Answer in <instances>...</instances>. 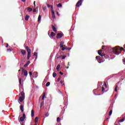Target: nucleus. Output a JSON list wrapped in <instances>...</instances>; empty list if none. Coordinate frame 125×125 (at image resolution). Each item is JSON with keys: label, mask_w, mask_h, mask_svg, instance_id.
Returning a JSON list of instances; mask_svg holds the SVG:
<instances>
[{"label": "nucleus", "mask_w": 125, "mask_h": 125, "mask_svg": "<svg viewBox=\"0 0 125 125\" xmlns=\"http://www.w3.org/2000/svg\"><path fill=\"white\" fill-rule=\"evenodd\" d=\"M34 6H36V1L34 2Z\"/></svg>", "instance_id": "nucleus-54"}, {"label": "nucleus", "mask_w": 125, "mask_h": 125, "mask_svg": "<svg viewBox=\"0 0 125 125\" xmlns=\"http://www.w3.org/2000/svg\"><path fill=\"white\" fill-rule=\"evenodd\" d=\"M25 118H26V114H23L22 115V116L20 118L19 122H24V120H25Z\"/></svg>", "instance_id": "nucleus-7"}, {"label": "nucleus", "mask_w": 125, "mask_h": 125, "mask_svg": "<svg viewBox=\"0 0 125 125\" xmlns=\"http://www.w3.org/2000/svg\"><path fill=\"white\" fill-rule=\"evenodd\" d=\"M19 95H21V96L19 97V101L20 102H23V101L25 99V93L22 91L19 94Z\"/></svg>", "instance_id": "nucleus-5"}, {"label": "nucleus", "mask_w": 125, "mask_h": 125, "mask_svg": "<svg viewBox=\"0 0 125 125\" xmlns=\"http://www.w3.org/2000/svg\"><path fill=\"white\" fill-rule=\"evenodd\" d=\"M21 1H22L23 2H25V1H26V0H21Z\"/></svg>", "instance_id": "nucleus-53"}, {"label": "nucleus", "mask_w": 125, "mask_h": 125, "mask_svg": "<svg viewBox=\"0 0 125 125\" xmlns=\"http://www.w3.org/2000/svg\"><path fill=\"white\" fill-rule=\"evenodd\" d=\"M118 85H116V86H115V91L117 92V88H118Z\"/></svg>", "instance_id": "nucleus-30"}, {"label": "nucleus", "mask_w": 125, "mask_h": 125, "mask_svg": "<svg viewBox=\"0 0 125 125\" xmlns=\"http://www.w3.org/2000/svg\"><path fill=\"white\" fill-rule=\"evenodd\" d=\"M38 121H39V118L38 117H36L35 119L34 123H37L38 122Z\"/></svg>", "instance_id": "nucleus-19"}, {"label": "nucleus", "mask_w": 125, "mask_h": 125, "mask_svg": "<svg viewBox=\"0 0 125 125\" xmlns=\"http://www.w3.org/2000/svg\"><path fill=\"white\" fill-rule=\"evenodd\" d=\"M41 19H42V16L40 15L38 17V22H40V21H41Z\"/></svg>", "instance_id": "nucleus-20"}, {"label": "nucleus", "mask_w": 125, "mask_h": 125, "mask_svg": "<svg viewBox=\"0 0 125 125\" xmlns=\"http://www.w3.org/2000/svg\"><path fill=\"white\" fill-rule=\"evenodd\" d=\"M124 121H125V119H122L119 120V123H123V122H124Z\"/></svg>", "instance_id": "nucleus-24"}, {"label": "nucleus", "mask_w": 125, "mask_h": 125, "mask_svg": "<svg viewBox=\"0 0 125 125\" xmlns=\"http://www.w3.org/2000/svg\"><path fill=\"white\" fill-rule=\"evenodd\" d=\"M21 125H25V124H21Z\"/></svg>", "instance_id": "nucleus-59"}, {"label": "nucleus", "mask_w": 125, "mask_h": 125, "mask_svg": "<svg viewBox=\"0 0 125 125\" xmlns=\"http://www.w3.org/2000/svg\"><path fill=\"white\" fill-rule=\"evenodd\" d=\"M60 66H61L60 64H58L57 65V68H56L57 71H59V69H60Z\"/></svg>", "instance_id": "nucleus-22"}, {"label": "nucleus", "mask_w": 125, "mask_h": 125, "mask_svg": "<svg viewBox=\"0 0 125 125\" xmlns=\"http://www.w3.org/2000/svg\"><path fill=\"white\" fill-rule=\"evenodd\" d=\"M49 85H50V82H47L46 83V87H47L48 86H49Z\"/></svg>", "instance_id": "nucleus-21"}, {"label": "nucleus", "mask_w": 125, "mask_h": 125, "mask_svg": "<svg viewBox=\"0 0 125 125\" xmlns=\"http://www.w3.org/2000/svg\"><path fill=\"white\" fill-rule=\"evenodd\" d=\"M23 56H25L26 54H27V52H26V50L21 49L20 50Z\"/></svg>", "instance_id": "nucleus-10"}, {"label": "nucleus", "mask_w": 125, "mask_h": 125, "mask_svg": "<svg viewBox=\"0 0 125 125\" xmlns=\"http://www.w3.org/2000/svg\"><path fill=\"white\" fill-rule=\"evenodd\" d=\"M51 11L52 12V17L53 19H56L55 17V14L54 13V11H53V6H51Z\"/></svg>", "instance_id": "nucleus-6"}, {"label": "nucleus", "mask_w": 125, "mask_h": 125, "mask_svg": "<svg viewBox=\"0 0 125 125\" xmlns=\"http://www.w3.org/2000/svg\"><path fill=\"white\" fill-rule=\"evenodd\" d=\"M27 11L28 12H31L32 11H33V9H32L31 8H30V7H27Z\"/></svg>", "instance_id": "nucleus-17"}, {"label": "nucleus", "mask_w": 125, "mask_h": 125, "mask_svg": "<svg viewBox=\"0 0 125 125\" xmlns=\"http://www.w3.org/2000/svg\"><path fill=\"white\" fill-rule=\"evenodd\" d=\"M57 123H59V122H60V117L57 118Z\"/></svg>", "instance_id": "nucleus-27"}, {"label": "nucleus", "mask_w": 125, "mask_h": 125, "mask_svg": "<svg viewBox=\"0 0 125 125\" xmlns=\"http://www.w3.org/2000/svg\"><path fill=\"white\" fill-rule=\"evenodd\" d=\"M60 74L61 75H63L64 74V73H62V72H61V71L60 72Z\"/></svg>", "instance_id": "nucleus-45"}, {"label": "nucleus", "mask_w": 125, "mask_h": 125, "mask_svg": "<svg viewBox=\"0 0 125 125\" xmlns=\"http://www.w3.org/2000/svg\"><path fill=\"white\" fill-rule=\"evenodd\" d=\"M21 71V70L20 69V70H18V72H20Z\"/></svg>", "instance_id": "nucleus-57"}, {"label": "nucleus", "mask_w": 125, "mask_h": 125, "mask_svg": "<svg viewBox=\"0 0 125 125\" xmlns=\"http://www.w3.org/2000/svg\"><path fill=\"white\" fill-rule=\"evenodd\" d=\"M67 57V56H63L62 58V59L63 60L65 59Z\"/></svg>", "instance_id": "nucleus-29"}, {"label": "nucleus", "mask_w": 125, "mask_h": 125, "mask_svg": "<svg viewBox=\"0 0 125 125\" xmlns=\"http://www.w3.org/2000/svg\"><path fill=\"white\" fill-rule=\"evenodd\" d=\"M104 86H105V87H107V84H106V83H104Z\"/></svg>", "instance_id": "nucleus-52"}, {"label": "nucleus", "mask_w": 125, "mask_h": 125, "mask_svg": "<svg viewBox=\"0 0 125 125\" xmlns=\"http://www.w3.org/2000/svg\"><path fill=\"white\" fill-rule=\"evenodd\" d=\"M62 86L64 85V84H62Z\"/></svg>", "instance_id": "nucleus-61"}, {"label": "nucleus", "mask_w": 125, "mask_h": 125, "mask_svg": "<svg viewBox=\"0 0 125 125\" xmlns=\"http://www.w3.org/2000/svg\"><path fill=\"white\" fill-rule=\"evenodd\" d=\"M61 79V78L60 77L58 78V82H59L60 81Z\"/></svg>", "instance_id": "nucleus-42"}, {"label": "nucleus", "mask_w": 125, "mask_h": 125, "mask_svg": "<svg viewBox=\"0 0 125 125\" xmlns=\"http://www.w3.org/2000/svg\"><path fill=\"white\" fill-rule=\"evenodd\" d=\"M46 7H43V10H46Z\"/></svg>", "instance_id": "nucleus-49"}, {"label": "nucleus", "mask_w": 125, "mask_h": 125, "mask_svg": "<svg viewBox=\"0 0 125 125\" xmlns=\"http://www.w3.org/2000/svg\"><path fill=\"white\" fill-rule=\"evenodd\" d=\"M99 57V56H96V59H98Z\"/></svg>", "instance_id": "nucleus-48"}, {"label": "nucleus", "mask_w": 125, "mask_h": 125, "mask_svg": "<svg viewBox=\"0 0 125 125\" xmlns=\"http://www.w3.org/2000/svg\"><path fill=\"white\" fill-rule=\"evenodd\" d=\"M48 116H49V114H48V113H46L45 114V117H48Z\"/></svg>", "instance_id": "nucleus-38"}, {"label": "nucleus", "mask_w": 125, "mask_h": 125, "mask_svg": "<svg viewBox=\"0 0 125 125\" xmlns=\"http://www.w3.org/2000/svg\"><path fill=\"white\" fill-rule=\"evenodd\" d=\"M22 69V72L23 73L24 77H27V76H28V71L23 68Z\"/></svg>", "instance_id": "nucleus-8"}, {"label": "nucleus", "mask_w": 125, "mask_h": 125, "mask_svg": "<svg viewBox=\"0 0 125 125\" xmlns=\"http://www.w3.org/2000/svg\"><path fill=\"white\" fill-rule=\"evenodd\" d=\"M34 56H36V57H38V53L35 52L34 54Z\"/></svg>", "instance_id": "nucleus-28"}, {"label": "nucleus", "mask_w": 125, "mask_h": 125, "mask_svg": "<svg viewBox=\"0 0 125 125\" xmlns=\"http://www.w3.org/2000/svg\"><path fill=\"white\" fill-rule=\"evenodd\" d=\"M61 44H62V45L64 44V42H63V41H62V42H60V43Z\"/></svg>", "instance_id": "nucleus-34"}, {"label": "nucleus", "mask_w": 125, "mask_h": 125, "mask_svg": "<svg viewBox=\"0 0 125 125\" xmlns=\"http://www.w3.org/2000/svg\"><path fill=\"white\" fill-rule=\"evenodd\" d=\"M29 18H30V16L26 15L25 17V20H26V21H28V20H29Z\"/></svg>", "instance_id": "nucleus-15"}, {"label": "nucleus", "mask_w": 125, "mask_h": 125, "mask_svg": "<svg viewBox=\"0 0 125 125\" xmlns=\"http://www.w3.org/2000/svg\"><path fill=\"white\" fill-rule=\"evenodd\" d=\"M62 37H63V34L61 33H58L57 35V39H61Z\"/></svg>", "instance_id": "nucleus-11"}, {"label": "nucleus", "mask_w": 125, "mask_h": 125, "mask_svg": "<svg viewBox=\"0 0 125 125\" xmlns=\"http://www.w3.org/2000/svg\"><path fill=\"white\" fill-rule=\"evenodd\" d=\"M122 81H124V79H122Z\"/></svg>", "instance_id": "nucleus-64"}, {"label": "nucleus", "mask_w": 125, "mask_h": 125, "mask_svg": "<svg viewBox=\"0 0 125 125\" xmlns=\"http://www.w3.org/2000/svg\"><path fill=\"white\" fill-rule=\"evenodd\" d=\"M102 59H101V57H100V56H99V58H98V60H102Z\"/></svg>", "instance_id": "nucleus-39"}, {"label": "nucleus", "mask_w": 125, "mask_h": 125, "mask_svg": "<svg viewBox=\"0 0 125 125\" xmlns=\"http://www.w3.org/2000/svg\"><path fill=\"white\" fill-rule=\"evenodd\" d=\"M29 74L30 76L32 75V72H29Z\"/></svg>", "instance_id": "nucleus-44"}, {"label": "nucleus", "mask_w": 125, "mask_h": 125, "mask_svg": "<svg viewBox=\"0 0 125 125\" xmlns=\"http://www.w3.org/2000/svg\"><path fill=\"white\" fill-rule=\"evenodd\" d=\"M7 51H11V49H7Z\"/></svg>", "instance_id": "nucleus-40"}, {"label": "nucleus", "mask_w": 125, "mask_h": 125, "mask_svg": "<svg viewBox=\"0 0 125 125\" xmlns=\"http://www.w3.org/2000/svg\"><path fill=\"white\" fill-rule=\"evenodd\" d=\"M29 65V63H26L24 65L23 67H27Z\"/></svg>", "instance_id": "nucleus-35"}, {"label": "nucleus", "mask_w": 125, "mask_h": 125, "mask_svg": "<svg viewBox=\"0 0 125 125\" xmlns=\"http://www.w3.org/2000/svg\"><path fill=\"white\" fill-rule=\"evenodd\" d=\"M58 7H62V4H61V3H59L58 4Z\"/></svg>", "instance_id": "nucleus-25"}, {"label": "nucleus", "mask_w": 125, "mask_h": 125, "mask_svg": "<svg viewBox=\"0 0 125 125\" xmlns=\"http://www.w3.org/2000/svg\"><path fill=\"white\" fill-rule=\"evenodd\" d=\"M112 113H113V110H111L109 112V116H111V115H112Z\"/></svg>", "instance_id": "nucleus-26"}, {"label": "nucleus", "mask_w": 125, "mask_h": 125, "mask_svg": "<svg viewBox=\"0 0 125 125\" xmlns=\"http://www.w3.org/2000/svg\"><path fill=\"white\" fill-rule=\"evenodd\" d=\"M124 50L125 49L123 47L121 48V47L117 46L113 48V51L114 54H120V53H121L120 51H123V50Z\"/></svg>", "instance_id": "nucleus-1"}, {"label": "nucleus", "mask_w": 125, "mask_h": 125, "mask_svg": "<svg viewBox=\"0 0 125 125\" xmlns=\"http://www.w3.org/2000/svg\"><path fill=\"white\" fill-rule=\"evenodd\" d=\"M20 110H21V113H23V112H24V106H23V105H21Z\"/></svg>", "instance_id": "nucleus-14"}, {"label": "nucleus", "mask_w": 125, "mask_h": 125, "mask_svg": "<svg viewBox=\"0 0 125 125\" xmlns=\"http://www.w3.org/2000/svg\"><path fill=\"white\" fill-rule=\"evenodd\" d=\"M62 51H64V50H65V49H66V48H64V47H62Z\"/></svg>", "instance_id": "nucleus-36"}, {"label": "nucleus", "mask_w": 125, "mask_h": 125, "mask_svg": "<svg viewBox=\"0 0 125 125\" xmlns=\"http://www.w3.org/2000/svg\"><path fill=\"white\" fill-rule=\"evenodd\" d=\"M19 86H20V87L22 86V79L20 77H19Z\"/></svg>", "instance_id": "nucleus-12"}, {"label": "nucleus", "mask_w": 125, "mask_h": 125, "mask_svg": "<svg viewBox=\"0 0 125 125\" xmlns=\"http://www.w3.org/2000/svg\"><path fill=\"white\" fill-rule=\"evenodd\" d=\"M25 49L27 52V60H30V57H31V53H32V50L29 48L28 46H25Z\"/></svg>", "instance_id": "nucleus-3"}, {"label": "nucleus", "mask_w": 125, "mask_h": 125, "mask_svg": "<svg viewBox=\"0 0 125 125\" xmlns=\"http://www.w3.org/2000/svg\"><path fill=\"white\" fill-rule=\"evenodd\" d=\"M66 69H69V67H66Z\"/></svg>", "instance_id": "nucleus-60"}, {"label": "nucleus", "mask_w": 125, "mask_h": 125, "mask_svg": "<svg viewBox=\"0 0 125 125\" xmlns=\"http://www.w3.org/2000/svg\"><path fill=\"white\" fill-rule=\"evenodd\" d=\"M30 63H31V62L28 61V62H27V63H27V64H28V65H29V64H30Z\"/></svg>", "instance_id": "nucleus-50"}, {"label": "nucleus", "mask_w": 125, "mask_h": 125, "mask_svg": "<svg viewBox=\"0 0 125 125\" xmlns=\"http://www.w3.org/2000/svg\"><path fill=\"white\" fill-rule=\"evenodd\" d=\"M66 50H71V47L66 48Z\"/></svg>", "instance_id": "nucleus-32"}, {"label": "nucleus", "mask_w": 125, "mask_h": 125, "mask_svg": "<svg viewBox=\"0 0 125 125\" xmlns=\"http://www.w3.org/2000/svg\"><path fill=\"white\" fill-rule=\"evenodd\" d=\"M105 90V88H104V86H102V91H103V92Z\"/></svg>", "instance_id": "nucleus-31"}, {"label": "nucleus", "mask_w": 125, "mask_h": 125, "mask_svg": "<svg viewBox=\"0 0 125 125\" xmlns=\"http://www.w3.org/2000/svg\"><path fill=\"white\" fill-rule=\"evenodd\" d=\"M35 116V113H34V110H31V117L33 118V117Z\"/></svg>", "instance_id": "nucleus-18"}, {"label": "nucleus", "mask_w": 125, "mask_h": 125, "mask_svg": "<svg viewBox=\"0 0 125 125\" xmlns=\"http://www.w3.org/2000/svg\"><path fill=\"white\" fill-rule=\"evenodd\" d=\"M56 76H57V74L55 72H54L53 73V78H55V77H56Z\"/></svg>", "instance_id": "nucleus-23"}, {"label": "nucleus", "mask_w": 125, "mask_h": 125, "mask_svg": "<svg viewBox=\"0 0 125 125\" xmlns=\"http://www.w3.org/2000/svg\"><path fill=\"white\" fill-rule=\"evenodd\" d=\"M52 29H53V31L55 32V33H57V30L56 29V28L53 25H52Z\"/></svg>", "instance_id": "nucleus-13"}, {"label": "nucleus", "mask_w": 125, "mask_h": 125, "mask_svg": "<svg viewBox=\"0 0 125 125\" xmlns=\"http://www.w3.org/2000/svg\"><path fill=\"white\" fill-rule=\"evenodd\" d=\"M60 47H63V46L62 44H61V43H60Z\"/></svg>", "instance_id": "nucleus-37"}, {"label": "nucleus", "mask_w": 125, "mask_h": 125, "mask_svg": "<svg viewBox=\"0 0 125 125\" xmlns=\"http://www.w3.org/2000/svg\"><path fill=\"white\" fill-rule=\"evenodd\" d=\"M63 47H65V46H66L65 45H63Z\"/></svg>", "instance_id": "nucleus-58"}, {"label": "nucleus", "mask_w": 125, "mask_h": 125, "mask_svg": "<svg viewBox=\"0 0 125 125\" xmlns=\"http://www.w3.org/2000/svg\"><path fill=\"white\" fill-rule=\"evenodd\" d=\"M123 61L124 63H125V58L123 59Z\"/></svg>", "instance_id": "nucleus-47"}, {"label": "nucleus", "mask_w": 125, "mask_h": 125, "mask_svg": "<svg viewBox=\"0 0 125 125\" xmlns=\"http://www.w3.org/2000/svg\"><path fill=\"white\" fill-rule=\"evenodd\" d=\"M83 0H79L76 3V6L77 7H80V5H82V1Z\"/></svg>", "instance_id": "nucleus-9"}, {"label": "nucleus", "mask_w": 125, "mask_h": 125, "mask_svg": "<svg viewBox=\"0 0 125 125\" xmlns=\"http://www.w3.org/2000/svg\"><path fill=\"white\" fill-rule=\"evenodd\" d=\"M34 125H37L36 124H34Z\"/></svg>", "instance_id": "nucleus-62"}, {"label": "nucleus", "mask_w": 125, "mask_h": 125, "mask_svg": "<svg viewBox=\"0 0 125 125\" xmlns=\"http://www.w3.org/2000/svg\"><path fill=\"white\" fill-rule=\"evenodd\" d=\"M6 47H8V43H6Z\"/></svg>", "instance_id": "nucleus-55"}, {"label": "nucleus", "mask_w": 125, "mask_h": 125, "mask_svg": "<svg viewBox=\"0 0 125 125\" xmlns=\"http://www.w3.org/2000/svg\"><path fill=\"white\" fill-rule=\"evenodd\" d=\"M55 36H56V34L54 32H51V37H52V38H53V37H55Z\"/></svg>", "instance_id": "nucleus-16"}, {"label": "nucleus", "mask_w": 125, "mask_h": 125, "mask_svg": "<svg viewBox=\"0 0 125 125\" xmlns=\"http://www.w3.org/2000/svg\"><path fill=\"white\" fill-rule=\"evenodd\" d=\"M104 47H105L104 45H103L102 47V49H104Z\"/></svg>", "instance_id": "nucleus-43"}, {"label": "nucleus", "mask_w": 125, "mask_h": 125, "mask_svg": "<svg viewBox=\"0 0 125 125\" xmlns=\"http://www.w3.org/2000/svg\"><path fill=\"white\" fill-rule=\"evenodd\" d=\"M107 120H108V118H107V119H106V121H107Z\"/></svg>", "instance_id": "nucleus-63"}, {"label": "nucleus", "mask_w": 125, "mask_h": 125, "mask_svg": "<svg viewBox=\"0 0 125 125\" xmlns=\"http://www.w3.org/2000/svg\"><path fill=\"white\" fill-rule=\"evenodd\" d=\"M44 97H45V93L43 92L42 94V97H40L39 98V102H41V105L40 108H42V105L44 104L43 101L42 102V101L44 100ZM41 98H42L41 100Z\"/></svg>", "instance_id": "nucleus-4"}, {"label": "nucleus", "mask_w": 125, "mask_h": 125, "mask_svg": "<svg viewBox=\"0 0 125 125\" xmlns=\"http://www.w3.org/2000/svg\"><path fill=\"white\" fill-rule=\"evenodd\" d=\"M102 52V50H99L98 51V53L99 54V55H100V56H101L102 57V58H103L104 59H107V58H108V57H109L108 56V55H107L105 54H102L101 53Z\"/></svg>", "instance_id": "nucleus-2"}, {"label": "nucleus", "mask_w": 125, "mask_h": 125, "mask_svg": "<svg viewBox=\"0 0 125 125\" xmlns=\"http://www.w3.org/2000/svg\"><path fill=\"white\" fill-rule=\"evenodd\" d=\"M47 7L49 8V7H51V6H52V5H50L47 4Z\"/></svg>", "instance_id": "nucleus-33"}, {"label": "nucleus", "mask_w": 125, "mask_h": 125, "mask_svg": "<svg viewBox=\"0 0 125 125\" xmlns=\"http://www.w3.org/2000/svg\"><path fill=\"white\" fill-rule=\"evenodd\" d=\"M57 15H58V16H60V15L59 14V13H58V12H57Z\"/></svg>", "instance_id": "nucleus-41"}, {"label": "nucleus", "mask_w": 125, "mask_h": 125, "mask_svg": "<svg viewBox=\"0 0 125 125\" xmlns=\"http://www.w3.org/2000/svg\"><path fill=\"white\" fill-rule=\"evenodd\" d=\"M62 56H59V57H57L58 59H59V58H61Z\"/></svg>", "instance_id": "nucleus-51"}, {"label": "nucleus", "mask_w": 125, "mask_h": 125, "mask_svg": "<svg viewBox=\"0 0 125 125\" xmlns=\"http://www.w3.org/2000/svg\"><path fill=\"white\" fill-rule=\"evenodd\" d=\"M60 83H63V81H60Z\"/></svg>", "instance_id": "nucleus-56"}, {"label": "nucleus", "mask_w": 125, "mask_h": 125, "mask_svg": "<svg viewBox=\"0 0 125 125\" xmlns=\"http://www.w3.org/2000/svg\"><path fill=\"white\" fill-rule=\"evenodd\" d=\"M37 10H36V8H35L34 10H33V12H36Z\"/></svg>", "instance_id": "nucleus-46"}]
</instances>
